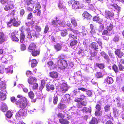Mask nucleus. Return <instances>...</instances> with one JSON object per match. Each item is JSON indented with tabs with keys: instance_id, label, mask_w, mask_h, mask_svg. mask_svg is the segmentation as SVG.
<instances>
[{
	"instance_id": "a878e982",
	"label": "nucleus",
	"mask_w": 124,
	"mask_h": 124,
	"mask_svg": "<svg viewBox=\"0 0 124 124\" xmlns=\"http://www.w3.org/2000/svg\"><path fill=\"white\" fill-rule=\"evenodd\" d=\"M54 48L57 51H58L61 50L62 46L60 44L57 43L54 45Z\"/></svg>"
},
{
	"instance_id": "c85d7f7f",
	"label": "nucleus",
	"mask_w": 124,
	"mask_h": 124,
	"mask_svg": "<svg viewBox=\"0 0 124 124\" xmlns=\"http://www.w3.org/2000/svg\"><path fill=\"white\" fill-rule=\"evenodd\" d=\"M98 123L97 119L94 117H93L91 120L89 122V124H96Z\"/></svg>"
},
{
	"instance_id": "9b49d317",
	"label": "nucleus",
	"mask_w": 124,
	"mask_h": 124,
	"mask_svg": "<svg viewBox=\"0 0 124 124\" xmlns=\"http://www.w3.org/2000/svg\"><path fill=\"white\" fill-rule=\"evenodd\" d=\"M37 81V79L35 77L30 76L28 78L27 81L28 83L31 85L33 84L36 82Z\"/></svg>"
},
{
	"instance_id": "f03ea898",
	"label": "nucleus",
	"mask_w": 124,
	"mask_h": 124,
	"mask_svg": "<svg viewBox=\"0 0 124 124\" xmlns=\"http://www.w3.org/2000/svg\"><path fill=\"white\" fill-rule=\"evenodd\" d=\"M6 87L4 82L2 81L0 83V98L2 100L6 99Z\"/></svg>"
},
{
	"instance_id": "603ef678",
	"label": "nucleus",
	"mask_w": 124,
	"mask_h": 124,
	"mask_svg": "<svg viewBox=\"0 0 124 124\" xmlns=\"http://www.w3.org/2000/svg\"><path fill=\"white\" fill-rule=\"evenodd\" d=\"M30 33L31 35H32L33 37H37V35L36 34V31L34 30H32L30 31Z\"/></svg>"
},
{
	"instance_id": "c03bdc74",
	"label": "nucleus",
	"mask_w": 124,
	"mask_h": 124,
	"mask_svg": "<svg viewBox=\"0 0 124 124\" xmlns=\"http://www.w3.org/2000/svg\"><path fill=\"white\" fill-rule=\"evenodd\" d=\"M96 65L100 69H103L105 67V66L103 63H96Z\"/></svg>"
},
{
	"instance_id": "0eeeda50",
	"label": "nucleus",
	"mask_w": 124,
	"mask_h": 124,
	"mask_svg": "<svg viewBox=\"0 0 124 124\" xmlns=\"http://www.w3.org/2000/svg\"><path fill=\"white\" fill-rule=\"evenodd\" d=\"M18 33V31L15 30L11 33L10 38L13 41L16 42H18L19 41V39L15 35Z\"/></svg>"
},
{
	"instance_id": "37998d69",
	"label": "nucleus",
	"mask_w": 124,
	"mask_h": 124,
	"mask_svg": "<svg viewBox=\"0 0 124 124\" xmlns=\"http://www.w3.org/2000/svg\"><path fill=\"white\" fill-rule=\"evenodd\" d=\"M112 69L116 73L119 72L117 66L115 64H114L112 66Z\"/></svg>"
},
{
	"instance_id": "dca6fc26",
	"label": "nucleus",
	"mask_w": 124,
	"mask_h": 124,
	"mask_svg": "<svg viewBox=\"0 0 124 124\" xmlns=\"http://www.w3.org/2000/svg\"><path fill=\"white\" fill-rule=\"evenodd\" d=\"M104 81L106 83L108 84H111L113 83L114 80L112 78L108 76L105 79Z\"/></svg>"
},
{
	"instance_id": "412c9836",
	"label": "nucleus",
	"mask_w": 124,
	"mask_h": 124,
	"mask_svg": "<svg viewBox=\"0 0 124 124\" xmlns=\"http://www.w3.org/2000/svg\"><path fill=\"white\" fill-rule=\"evenodd\" d=\"M30 52H31V54L32 56L36 57L39 54L40 51L39 50H36V49H34Z\"/></svg>"
},
{
	"instance_id": "bb28decb",
	"label": "nucleus",
	"mask_w": 124,
	"mask_h": 124,
	"mask_svg": "<svg viewBox=\"0 0 124 124\" xmlns=\"http://www.w3.org/2000/svg\"><path fill=\"white\" fill-rule=\"evenodd\" d=\"M1 110L3 112H6L8 110V108L6 104L4 103H3L1 107Z\"/></svg>"
},
{
	"instance_id": "f3484780",
	"label": "nucleus",
	"mask_w": 124,
	"mask_h": 124,
	"mask_svg": "<svg viewBox=\"0 0 124 124\" xmlns=\"http://www.w3.org/2000/svg\"><path fill=\"white\" fill-rule=\"evenodd\" d=\"M45 86L46 88V90L48 92H49L50 90L54 91L55 89L54 86L53 84L49 85L48 84H46Z\"/></svg>"
},
{
	"instance_id": "f704fd0d",
	"label": "nucleus",
	"mask_w": 124,
	"mask_h": 124,
	"mask_svg": "<svg viewBox=\"0 0 124 124\" xmlns=\"http://www.w3.org/2000/svg\"><path fill=\"white\" fill-rule=\"evenodd\" d=\"M58 100V98L57 95L54 94V95L53 97V103L54 105L57 104Z\"/></svg>"
},
{
	"instance_id": "c9c22d12",
	"label": "nucleus",
	"mask_w": 124,
	"mask_h": 124,
	"mask_svg": "<svg viewBox=\"0 0 124 124\" xmlns=\"http://www.w3.org/2000/svg\"><path fill=\"white\" fill-rule=\"evenodd\" d=\"M70 95L69 94H67L63 96V100L67 101L70 100Z\"/></svg>"
},
{
	"instance_id": "393cba45",
	"label": "nucleus",
	"mask_w": 124,
	"mask_h": 124,
	"mask_svg": "<svg viewBox=\"0 0 124 124\" xmlns=\"http://www.w3.org/2000/svg\"><path fill=\"white\" fill-rule=\"evenodd\" d=\"M59 122L61 124H69L70 122L64 118L59 119Z\"/></svg>"
},
{
	"instance_id": "de8ad7c7",
	"label": "nucleus",
	"mask_w": 124,
	"mask_h": 124,
	"mask_svg": "<svg viewBox=\"0 0 124 124\" xmlns=\"http://www.w3.org/2000/svg\"><path fill=\"white\" fill-rule=\"evenodd\" d=\"M82 111L83 112H90V109L89 108L86 107H84L82 109Z\"/></svg>"
},
{
	"instance_id": "ea45409f",
	"label": "nucleus",
	"mask_w": 124,
	"mask_h": 124,
	"mask_svg": "<svg viewBox=\"0 0 124 124\" xmlns=\"http://www.w3.org/2000/svg\"><path fill=\"white\" fill-rule=\"evenodd\" d=\"M96 77L98 78H102L103 75L102 73L101 72H97L95 75Z\"/></svg>"
},
{
	"instance_id": "ddd939ff",
	"label": "nucleus",
	"mask_w": 124,
	"mask_h": 124,
	"mask_svg": "<svg viewBox=\"0 0 124 124\" xmlns=\"http://www.w3.org/2000/svg\"><path fill=\"white\" fill-rule=\"evenodd\" d=\"M37 48V46L36 44L34 43H31L29 45L28 47V51L30 52Z\"/></svg>"
},
{
	"instance_id": "79ce46f5",
	"label": "nucleus",
	"mask_w": 124,
	"mask_h": 124,
	"mask_svg": "<svg viewBox=\"0 0 124 124\" xmlns=\"http://www.w3.org/2000/svg\"><path fill=\"white\" fill-rule=\"evenodd\" d=\"M13 113L11 111L9 110L6 113V116L8 118H10L12 116Z\"/></svg>"
},
{
	"instance_id": "cd10ccee",
	"label": "nucleus",
	"mask_w": 124,
	"mask_h": 124,
	"mask_svg": "<svg viewBox=\"0 0 124 124\" xmlns=\"http://www.w3.org/2000/svg\"><path fill=\"white\" fill-rule=\"evenodd\" d=\"M93 20L94 21L98 22L101 23L103 21V19H101L98 16H95L93 18Z\"/></svg>"
},
{
	"instance_id": "7c9ffc66",
	"label": "nucleus",
	"mask_w": 124,
	"mask_h": 124,
	"mask_svg": "<svg viewBox=\"0 0 124 124\" xmlns=\"http://www.w3.org/2000/svg\"><path fill=\"white\" fill-rule=\"evenodd\" d=\"M105 14L106 16L108 17H112L114 15V13L109 11L106 12H105Z\"/></svg>"
},
{
	"instance_id": "4468645a",
	"label": "nucleus",
	"mask_w": 124,
	"mask_h": 124,
	"mask_svg": "<svg viewBox=\"0 0 124 124\" xmlns=\"http://www.w3.org/2000/svg\"><path fill=\"white\" fill-rule=\"evenodd\" d=\"M58 73L56 71H53L49 73L50 77L53 79H56L58 77Z\"/></svg>"
},
{
	"instance_id": "423d86ee",
	"label": "nucleus",
	"mask_w": 124,
	"mask_h": 124,
	"mask_svg": "<svg viewBox=\"0 0 124 124\" xmlns=\"http://www.w3.org/2000/svg\"><path fill=\"white\" fill-rule=\"evenodd\" d=\"M67 65V61L65 60H59L58 61L57 65L60 68L66 67Z\"/></svg>"
},
{
	"instance_id": "a211bd4d",
	"label": "nucleus",
	"mask_w": 124,
	"mask_h": 124,
	"mask_svg": "<svg viewBox=\"0 0 124 124\" xmlns=\"http://www.w3.org/2000/svg\"><path fill=\"white\" fill-rule=\"evenodd\" d=\"M5 36L3 32H0V44L3 43L6 41Z\"/></svg>"
},
{
	"instance_id": "9d476101",
	"label": "nucleus",
	"mask_w": 124,
	"mask_h": 124,
	"mask_svg": "<svg viewBox=\"0 0 124 124\" xmlns=\"http://www.w3.org/2000/svg\"><path fill=\"white\" fill-rule=\"evenodd\" d=\"M79 96L80 97H77L75 98L74 100L75 101L78 103L81 102L85 99L86 97V96L83 93L81 94Z\"/></svg>"
},
{
	"instance_id": "8fccbe9b",
	"label": "nucleus",
	"mask_w": 124,
	"mask_h": 124,
	"mask_svg": "<svg viewBox=\"0 0 124 124\" xmlns=\"http://www.w3.org/2000/svg\"><path fill=\"white\" fill-rule=\"evenodd\" d=\"M108 31H109L107 30H105L102 32V35H107L110 36L111 34L109 33Z\"/></svg>"
},
{
	"instance_id": "052dcab7",
	"label": "nucleus",
	"mask_w": 124,
	"mask_h": 124,
	"mask_svg": "<svg viewBox=\"0 0 124 124\" xmlns=\"http://www.w3.org/2000/svg\"><path fill=\"white\" fill-rule=\"evenodd\" d=\"M95 108L97 110L100 111L101 109V105L98 104H96L95 106Z\"/></svg>"
},
{
	"instance_id": "39448f33",
	"label": "nucleus",
	"mask_w": 124,
	"mask_h": 124,
	"mask_svg": "<svg viewBox=\"0 0 124 124\" xmlns=\"http://www.w3.org/2000/svg\"><path fill=\"white\" fill-rule=\"evenodd\" d=\"M68 86L67 84V82L63 83L61 84L60 88V90L62 93H65L68 89Z\"/></svg>"
},
{
	"instance_id": "20e7f679",
	"label": "nucleus",
	"mask_w": 124,
	"mask_h": 124,
	"mask_svg": "<svg viewBox=\"0 0 124 124\" xmlns=\"http://www.w3.org/2000/svg\"><path fill=\"white\" fill-rule=\"evenodd\" d=\"M24 109L21 108L16 113V116L17 118L21 116H26L27 113Z\"/></svg>"
},
{
	"instance_id": "49530a36",
	"label": "nucleus",
	"mask_w": 124,
	"mask_h": 124,
	"mask_svg": "<svg viewBox=\"0 0 124 124\" xmlns=\"http://www.w3.org/2000/svg\"><path fill=\"white\" fill-rule=\"evenodd\" d=\"M28 95L30 98L33 99L34 96V94L32 91H31L28 93Z\"/></svg>"
},
{
	"instance_id": "69168bd1",
	"label": "nucleus",
	"mask_w": 124,
	"mask_h": 124,
	"mask_svg": "<svg viewBox=\"0 0 124 124\" xmlns=\"http://www.w3.org/2000/svg\"><path fill=\"white\" fill-rule=\"evenodd\" d=\"M41 8V6L40 5V3L39 2H37L36 4V6L35 8L36 9L37 8L40 9Z\"/></svg>"
},
{
	"instance_id": "6e6552de",
	"label": "nucleus",
	"mask_w": 124,
	"mask_h": 124,
	"mask_svg": "<svg viewBox=\"0 0 124 124\" xmlns=\"http://www.w3.org/2000/svg\"><path fill=\"white\" fill-rule=\"evenodd\" d=\"M11 19L12 21V24L13 26L17 27L20 25L21 23L20 21H16V19L14 17L11 18Z\"/></svg>"
},
{
	"instance_id": "f8f14e48",
	"label": "nucleus",
	"mask_w": 124,
	"mask_h": 124,
	"mask_svg": "<svg viewBox=\"0 0 124 124\" xmlns=\"http://www.w3.org/2000/svg\"><path fill=\"white\" fill-rule=\"evenodd\" d=\"M78 90H81L84 92H86V94L89 96H91L92 94V93L91 91L88 90L87 91V89L83 87H81L78 88Z\"/></svg>"
},
{
	"instance_id": "7ed1b4c3",
	"label": "nucleus",
	"mask_w": 124,
	"mask_h": 124,
	"mask_svg": "<svg viewBox=\"0 0 124 124\" xmlns=\"http://www.w3.org/2000/svg\"><path fill=\"white\" fill-rule=\"evenodd\" d=\"M69 4L71 6L72 9L76 10L81 8L80 6V3L79 1L75 0H71L69 1L68 2Z\"/></svg>"
},
{
	"instance_id": "3c124183",
	"label": "nucleus",
	"mask_w": 124,
	"mask_h": 124,
	"mask_svg": "<svg viewBox=\"0 0 124 124\" xmlns=\"http://www.w3.org/2000/svg\"><path fill=\"white\" fill-rule=\"evenodd\" d=\"M69 38L72 39L73 40H75L77 38V37L72 33H70L69 35Z\"/></svg>"
},
{
	"instance_id": "f257e3e1",
	"label": "nucleus",
	"mask_w": 124,
	"mask_h": 124,
	"mask_svg": "<svg viewBox=\"0 0 124 124\" xmlns=\"http://www.w3.org/2000/svg\"><path fill=\"white\" fill-rule=\"evenodd\" d=\"M27 105V99L25 97L19 99L16 103L17 107L25 109Z\"/></svg>"
},
{
	"instance_id": "13d9d810",
	"label": "nucleus",
	"mask_w": 124,
	"mask_h": 124,
	"mask_svg": "<svg viewBox=\"0 0 124 124\" xmlns=\"http://www.w3.org/2000/svg\"><path fill=\"white\" fill-rule=\"evenodd\" d=\"M58 6L60 9L61 10L62 9H64V6L63 5L62 3L60 2L59 3L58 5Z\"/></svg>"
},
{
	"instance_id": "e433bc0d",
	"label": "nucleus",
	"mask_w": 124,
	"mask_h": 124,
	"mask_svg": "<svg viewBox=\"0 0 124 124\" xmlns=\"http://www.w3.org/2000/svg\"><path fill=\"white\" fill-rule=\"evenodd\" d=\"M71 22L74 26L76 27L77 26V23L74 17H72L71 18Z\"/></svg>"
},
{
	"instance_id": "58836bf2",
	"label": "nucleus",
	"mask_w": 124,
	"mask_h": 124,
	"mask_svg": "<svg viewBox=\"0 0 124 124\" xmlns=\"http://www.w3.org/2000/svg\"><path fill=\"white\" fill-rule=\"evenodd\" d=\"M60 34L61 36L65 37L68 34V32L66 30H64L61 31Z\"/></svg>"
},
{
	"instance_id": "0e129e2a",
	"label": "nucleus",
	"mask_w": 124,
	"mask_h": 124,
	"mask_svg": "<svg viewBox=\"0 0 124 124\" xmlns=\"http://www.w3.org/2000/svg\"><path fill=\"white\" fill-rule=\"evenodd\" d=\"M15 10H14L12 11L10 13L9 12L8 16H13L15 15Z\"/></svg>"
},
{
	"instance_id": "680f3d73",
	"label": "nucleus",
	"mask_w": 124,
	"mask_h": 124,
	"mask_svg": "<svg viewBox=\"0 0 124 124\" xmlns=\"http://www.w3.org/2000/svg\"><path fill=\"white\" fill-rule=\"evenodd\" d=\"M31 7L30 6H28L27 8V9L29 11H32L33 10V9L34 8V6L33 5H31Z\"/></svg>"
},
{
	"instance_id": "5fc2aeb1",
	"label": "nucleus",
	"mask_w": 124,
	"mask_h": 124,
	"mask_svg": "<svg viewBox=\"0 0 124 124\" xmlns=\"http://www.w3.org/2000/svg\"><path fill=\"white\" fill-rule=\"evenodd\" d=\"M118 66L120 71H124V66L122 64L119 63L118 65Z\"/></svg>"
},
{
	"instance_id": "a18cd8bd",
	"label": "nucleus",
	"mask_w": 124,
	"mask_h": 124,
	"mask_svg": "<svg viewBox=\"0 0 124 124\" xmlns=\"http://www.w3.org/2000/svg\"><path fill=\"white\" fill-rule=\"evenodd\" d=\"M66 108V105L63 104L59 103L58 105V108L60 109H63Z\"/></svg>"
},
{
	"instance_id": "864d4df0",
	"label": "nucleus",
	"mask_w": 124,
	"mask_h": 124,
	"mask_svg": "<svg viewBox=\"0 0 124 124\" xmlns=\"http://www.w3.org/2000/svg\"><path fill=\"white\" fill-rule=\"evenodd\" d=\"M110 106L108 104L106 105L104 107V110L105 112H107L110 110Z\"/></svg>"
},
{
	"instance_id": "5701e85b",
	"label": "nucleus",
	"mask_w": 124,
	"mask_h": 124,
	"mask_svg": "<svg viewBox=\"0 0 124 124\" xmlns=\"http://www.w3.org/2000/svg\"><path fill=\"white\" fill-rule=\"evenodd\" d=\"M108 23H107L106 24L107 26L106 27V29L109 31H111L113 28V26L112 23H110L108 24Z\"/></svg>"
},
{
	"instance_id": "a19ab883",
	"label": "nucleus",
	"mask_w": 124,
	"mask_h": 124,
	"mask_svg": "<svg viewBox=\"0 0 124 124\" xmlns=\"http://www.w3.org/2000/svg\"><path fill=\"white\" fill-rule=\"evenodd\" d=\"M81 92L79 91H78L77 89L74 90L72 92L73 95L77 96L80 95Z\"/></svg>"
},
{
	"instance_id": "2eb2a0df",
	"label": "nucleus",
	"mask_w": 124,
	"mask_h": 124,
	"mask_svg": "<svg viewBox=\"0 0 124 124\" xmlns=\"http://www.w3.org/2000/svg\"><path fill=\"white\" fill-rule=\"evenodd\" d=\"M110 6H112L114 9H115L117 13H118L120 12L121 11V7L118 6L116 4L114 3L111 4H110Z\"/></svg>"
},
{
	"instance_id": "72a5a7b5",
	"label": "nucleus",
	"mask_w": 124,
	"mask_h": 124,
	"mask_svg": "<svg viewBox=\"0 0 124 124\" xmlns=\"http://www.w3.org/2000/svg\"><path fill=\"white\" fill-rule=\"evenodd\" d=\"M91 47L94 50L98 49V46L97 44L95 42H93L91 44Z\"/></svg>"
},
{
	"instance_id": "473e14b6",
	"label": "nucleus",
	"mask_w": 124,
	"mask_h": 124,
	"mask_svg": "<svg viewBox=\"0 0 124 124\" xmlns=\"http://www.w3.org/2000/svg\"><path fill=\"white\" fill-rule=\"evenodd\" d=\"M101 54L104 58L106 60H108L109 59V57L108 55L104 51H102L101 53Z\"/></svg>"
},
{
	"instance_id": "338daca9",
	"label": "nucleus",
	"mask_w": 124,
	"mask_h": 124,
	"mask_svg": "<svg viewBox=\"0 0 124 124\" xmlns=\"http://www.w3.org/2000/svg\"><path fill=\"white\" fill-rule=\"evenodd\" d=\"M57 116L60 118H64L65 117V116L64 114L62 113H59L57 114Z\"/></svg>"
},
{
	"instance_id": "b1692460",
	"label": "nucleus",
	"mask_w": 124,
	"mask_h": 124,
	"mask_svg": "<svg viewBox=\"0 0 124 124\" xmlns=\"http://www.w3.org/2000/svg\"><path fill=\"white\" fill-rule=\"evenodd\" d=\"M25 34L24 33L21 32L20 34L19 38L20 42L22 43L24 40L25 38Z\"/></svg>"
},
{
	"instance_id": "2f4dec72",
	"label": "nucleus",
	"mask_w": 124,
	"mask_h": 124,
	"mask_svg": "<svg viewBox=\"0 0 124 124\" xmlns=\"http://www.w3.org/2000/svg\"><path fill=\"white\" fill-rule=\"evenodd\" d=\"M78 43V41L77 40H71L70 42V45L71 47L75 46Z\"/></svg>"
},
{
	"instance_id": "4d7b16f0",
	"label": "nucleus",
	"mask_w": 124,
	"mask_h": 124,
	"mask_svg": "<svg viewBox=\"0 0 124 124\" xmlns=\"http://www.w3.org/2000/svg\"><path fill=\"white\" fill-rule=\"evenodd\" d=\"M90 34L93 36L96 34V32L95 29H91L90 31Z\"/></svg>"
},
{
	"instance_id": "c756f323",
	"label": "nucleus",
	"mask_w": 124,
	"mask_h": 124,
	"mask_svg": "<svg viewBox=\"0 0 124 124\" xmlns=\"http://www.w3.org/2000/svg\"><path fill=\"white\" fill-rule=\"evenodd\" d=\"M31 85H32L31 87L33 90H37L38 89L39 85L37 82Z\"/></svg>"
},
{
	"instance_id": "bf43d9fd",
	"label": "nucleus",
	"mask_w": 124,
	"mask_h": 124,
	"mask_svg": "<svg viewBox=\"0 0 124 124\" xmlns=\"http://www.w3.org/2000/svg\"><path fill=\"white\" fill-rule=\"evenodd\" d=\"M33 1L32 0H25V3L28 6L31 4H32V2Z\"/></svg>"
},
{
	"instance_id": "4be33fe9",
	"label": "nucleus",
	"mask_w": 124,
	"mask_h": 124,
	"mask_svg": "<svg viewBox=\"0 0 124 124\" xmlns=\"http://www.w3.org/2000/svg\"><path fill=\"white\" fill-rule=\"evenodd\" d=\"M119 110L116 108H114L113 109V112L114 116L115 117H117L119 115Z\"/></svg>"
},
{
	"instance_id": "1a4fd4ad",
	"label": "nucleus",
	"mask_w": 124,
	"mask_h": 124,
	"mask_svg": "<svg viewBox=\"0 0 124 124\" xmlns=\"http://www.w3.org/2000/svg\"><path fill=\"white\" fill-rule=\"evenodd\" d=\"M114 52L115 55L119 58H121L124 55V53L120 49H116Z\"/></svg>"
},
{
	"instance_id": "6ab92c4d",
	"label": "nucleus",
	"mask_w": 124,
	"mask_h": 124,
	"mask_svg": "<svg viewBox=\"0 0 124 124\" xmlns=\"http://www.w3.org/2000/svg\"><path fill=\"white\" fill-rule=\"evenodd\" d=\"M55 20H53L52 22V25H53L54 27H57L59 24V22L60 20L58 19V17H55Z\"/></svg>"
},
{
	"instance_id": "4c0bfd02",
	"label": "nucleus",
	"mask_w": 124,
	"mask_h": 124,
	"mask_svg": "<svg viewBox=\"0 0 124 124\" xmlns=\"http://www.w3.org/2000/svg\"><path fill=\"white\" fill-rule=\"evenodd\" d=\"M31 67H34L36 66L37 63V61L36 59H33L31 60Z\"/></svg>"
},
{
	"instance_id": "09e8293b",
	"label": "nucleus",
	"mask_w": 124,
	"mask_h": 124,
	"mask_svg": "<svg viewBox=\"0 0 124 124\" xmlns=\"http://www.w3.org/2000/svg\"><path fill=\"white\" fill-rule=\"evenodd\" d=\"M11 101L13 103H15V104L16 105V102L18 101L17 99L14 96L10 98Z\"/></svg>"
},
{
	"instance_id": "774afa93",
	"label": "nucleus",
	"mask_w": 124,
	"mask_h": 124,
	"mask_svg": "<svg viewBox=\"0 0 124 124\" xmlns=\"http://www.w3.org/2000/svg\"><path fill=\"white\" fill-rule=\"evenodd\" d=\"M20 46V48L22 50H24L26 49V46L24 44H22Z\"/></svg>"
},
{
	"instance_id": "aec40b11",
	"label": "nucleus",
	"mask_w": 124,
	"mask_h": 124,
	"mask_svg": "<svg viewBox=\"0 0 124 124\" xmlns=\"http://www.w3.org/2000/svg\"><path fill=\"white\" fill-rule=\"evenodd\" d=\"M82 15L83 17L87 19H90L92 17V16L86 11H84L82 14Z\"/></svg>"
},
{
	"instance_id": "6e6d98bb",
	"label": "nucleus",
	"mask_w": 124,
	"mask_h": 124,
	"mask_svg": "<svg viewBox=\"0 0 124 124\" xmlns=\"http://www.w3.org/2000/svg\"><path fill=\"white\" fill-rule=\"evenodd\" d=\"M33 17V15L32 13L30 12L28 14L27 18V19H31Z\"/></svg>"
},
{
	"instance_id": "e2e57ef3",
	"label": "nucleus",
	"mask_w": 124,
	"mask_h": 124,
	"mask_svg": "<svg viewBox=\"0 0 124 124\" xmlns=\"http://www.w3.org/2000/svg\"><path fill=\"white\" fill-rule=\"evenodd\" d=\"M119 40V37L117 36H115L113 39V41L115 42H118Z\"/></svg>"
}]
</instances>
